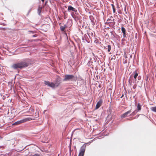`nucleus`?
Instances as JSON below:
<instances>
[{"label": "nucleus", "instance_id": "obj_8", "mask_svg": "<svg viewBox=\"0 0 156 156\" xmlns=\"http://www.w3.org/2000/svg\"><path fill=\"white\" fill-rule=\"evenodd\" d=\"M131 112V110L125 112L124 114H123L121 116V118H123L125 117H126L127 116V115L129 114Z\"/></svg>", "mask_w": 156, "mask_h": 156}, {"label": "nucleus", "instance_id": "obj_16", "mask_svg": "<svg viewBox=\"0 0 156 156\" xmlns=\"http://www.w3.org/2000/svg\"><path fill=\"white\" fill-rule=\"evenodd\" d=\"M66 28V25H64V26H61L60 29L61 31H64Z\"/></svg>", "mask_w": 156, "mask_h": 156}, {"label": "nucleus", "instance_id": "obj_10", "mask_svg": "<svg viewBox=\"0 0 156 156\" xmlns=\"http://www.w3.org/2000/svg\"><path fill=\"white\" fill-rule=\"evenodd\" d=\"M87 34L90 38H91L92 37H93L95 36V34L93 32L91 31L88 32Z\"/></svg>", "mask_w": 156, "mask_h": 156}, {"label": "nucleus", "instance_id": "obj_19", "mask_svg": "<svg viewBox=\"0 0 156 156\" xmlns=\"http://www.w3.org/2000/svg\"><path fill=\"white\" fill-rule=\"evenodd\" d=\"M136 112L135 111H134L133 112H132V114H131V115H135L136 113V112Z\"/></svg>", "mask_w": 156, "mask_h": 156}, {"label": "nucleus", "instance_id": "obj_11", "mask_svg": "<svg viewBox=\"0 0 156 156\" xmlns=\"http://www.w3.org/2000/svg\"><path fill=\"white\" fill-rule=\"evenodd\" d=\"M121 30L123 33L124 37H126V30L125 28L124 27H122L121 28Z\"/></svg>", "mask_w": 156, "mask_h": 156}, {"label": "nucleus", "instance_id": "obj_15", "mask_svg": "<svg viewBox=\"0 0 156 156\" xmlns=\"http://www.w3.org/2000/svg\"><path fill=\"white\" fill-rule=\"evenodd\" d=\"M41 8L39 7L37 9V13L40 15L41 13Z\"/></svg>", "mask_w": 156, "mask_h": 156}, {"label": "nucleus", "instance_id": "obj_31", "mask_svg": "<svg viewBox=\"0 0 156 156\" xmlns=\"http://www.w3.org/2000/svg\"><path fill=\"white\" fill-rule=\"evenodd\" d=\"M138 80H140V78H139V77H138Z\"/></svg>", "mask_w": 156, "mask_h": 156}, {"label": "nucleus", "instance_id": "obj_18", "mask_svg": "<svg viewBox=\"0 0 156 156\" xmlns=\"http://www.w3.org/2000/svg\"><path fill=\"white\" fill-rule=\"evenodd\" d=\"M108 52L110 51L111 50V47L110 45H108Z\"/></svg>", "mask_w": 156, "mask_h": 156}, {"label": "nucleus", "instance_id": "obj_26", "mask_svg": "<svg viewBox=\"0 0 156 156\" xmlns=\"http://www.w3.org/2000/svg\"><path fill=\"white\" fill-rule=\"evenodd\" d=\"M111 5H112V8L115 7V6H114V5L113 4H111Z\"/></svg>", "mask_w": 156, "mask_h": 156}, {"label": "nucleus", "instance_id": "obj_6", "mask_svg": "<svg viewBox=\"0 0 156 156\" xmlns=\"http://www.w3.org/2000/svg\"><path fill=\"white\" fill-rule=\"evenodd\" d=\"M20 67L19 62L13 64L12 66V68L15 69H20Z\"/></svg>", "mask_w": 156, "mask_h": 156}, {"label": "nucleus", "instance_id": "obj_25", "mask_svg": "<svg viewBox=\"0 0 156 156\" xmlns=\"http://www.w3.org/2000/svg\"><path fill=\"white\" fill-rule=\"evenodd\" d=\"M111 5H112V8L115 7V6H114V5L113 4H111Z\"/></svg>", "mask_w": 156, "mask_h": 156}, {"label": "nucleus", "instance_id": "obj_30", "mask_svg": "<svg viewBox=\"0 0 156 156\" xmlns=\"http://www.w3.org/2000/svg\"><path fill=\"white\" fill-rule=\"evenodd\" d=\"M43 2H44V0H41Z\"/></svg>", "mask_w": 156, "mask_h": 156}, {"label": "nucleus", "instance_id": "obj_5", "mask_svg": "<svg viewBox=\"0 0 156 156\" xmlns=\"http://www.w3.org/2000/svg\"><path fill=\"white\" fill-rule=\"evenodd\" d=\"M45 84L52 88H54L55 86V85L54 83H51L49 81H45Z\"/></svg>", "mask_w": 156, "mask_h": 156}, {"label": "nucleus", "instance_id": "obj_14", "mask_svg": "<svg viewBox=\"0 0 156 156\" xmlns=\"http://www.w3.org/2000/svg\"><path fill=\"white\" fill-rule=\"evenodd\" d=\"M141 106L140 105V103H138V104L137 106V112H138L141 110Z\"/></svg>", "mask_w": 156, "mask_h": 156}, {"label": "nucleus", "instance_id": "obj_3", "mask_svg": "<svg viewBox=\"0 0 156 156\" xmlns=\"http://www.w3.org/2000/svg\"><path fill=\"white\" fill-rule=\"evenodd\" d=\"M20 66V69L27 67L29 65V63L25 62H19Z\"/></svg>", "mask_w": 156, "mask_h": 156}, {"label": "nucleus", "instance_id": "obj_33", "mask_svg": "<svg viewBox=\"0 0 156 156\" xmlns=\"http://www.w3.org/2000/svg\"><path fill=\"white\" fill-rule=\"evenodd\" d=\"M122 96H123V95L122 96V97H121V98H122Z\"/></svg>", "mask_w": 156, "mask_h": 156}, {"label": "nucleus", "instance_id": "obj_12", "mask_svg": "<svg viewBox=\"0 0 156 156\" xmlns=\"http://www.w3.org/2000/svg\"><path fill=\"white\" fill-rule=\"evenodd\" d=\"M134 73V78L135 79V80H136V78L138 76V74L136 70L133 72Z\"/></svg>", "mask_w": 156, "mask_h": 156}, {"label": "nucleus", "instance_id": "obj_2", "mask_svg": "<svg viewBox=\"0 0 156 156\" xmlns=\"http://www.w3.org/2000/svg\"><path fill=\"white\" fill-rule=\"evenodd\" d=\"M74 78V76L72 75H66L64 76V78L63 80L64 81L72 80Z\"/></svg>", "mask_w": 156, "mask_h": 156}, {"label": "nucleus", "instance_id": "obj_7", "mask_svg": "<svg viewBox=\"0 0 156 156\" xmlns=\"http://www.w3.org/2000/svg\"><path fill=\"white\" fill-rule=\"evenodd\" d=\"M68 11L69 12L73 11L75 12H77V10L75 8L71 6H69L68 7Z\"/></svg>", "mask_w": 156, "mask_h": 156}, {"label": "nucleus", "instance_id": "obj_28", "mask_svg": "<svg viewBox=\"0 0 156 156\" xmlns=\"http://www.w3.org/2000/svg\"><path fill=\"white\" fill-rule=\"evenodd\" d=\"M2 24L3 25H4V26H5V25H6V24H5V23H2Z\"/></svg>", "mask_w": 156, "mask_h": 156}, {"label": "nucleus", "instance_id": "obj_1", "mask_svg": "<svg viewBox=\"0 0 156 156\" xmlns=\"http://www.w3.org/2000/svg\"><path fill=\"white\" fill-rule=\"evenodd\" d=\"M86 145L83 144L81 147L78 156H83L86 149Z\"/></svg>", "mask_w": 156, "mask_h": 156}, {"label": "nucleus", "instance_id": "obj_17", "mask_svg": "<svg viewBox=\"0 0 156 156\" xmlns=\"http://www.w3.org/2000/svg\"><path fill=\"white\" fill-rule=\"evenodd\" d=\"M151 109L152 111L156 112V107H151Z\"/></svg>", "mask_w": 156, "mask_h": 156}, {"label": "nucleus", "instance_id": "obj_9", "mask_svg": "<svg viewBox=\"0 0 156 156\" xmlns=\"http://www.w3.org/2000/svg\"><path fill=\"white\" fill-rule=\"evenodd\" d=\"M102 103V101L100 100L97 103L96 106V109H98L101 106Z\"/></svg>", "mask_w": 156, "mask_h": 156}, {"label": "nucleus", "instance_id": "obj_32", "mask_svg": "<svg viewBox=\"0 0 156 156\" xmlns=\"http://www.w3.org/2000/svg\"><path fill=\"white\" fill-rule=\"evenodd\" d=\"M2 29H4H4H6V28H2Z\"/></svg>", "mask_w": 156, "mask_h": 156}, {"label": "nucleus", "instance_id": "obj_4", "mask_svg": "<svg viewBox=\"0 0 156 156\" xmlns=\"http://www.w3.org/2000/svg\"><path fill=\"white\" fill-rule=\"evenodd\" d=\"M27 121V119H22L20 120L17 121L14 123H13L12 125H19L23 123L24 122Z\"/></svg>", "mask_w": 156, "mask_h": 156}, {"label": "nucleus", "instance_id": "obj_20", "mask_svg": "<svg viewBox=\"0 0 156 156\" xmlns=\"http://www.w3.org/2000/svg\"><path fill=\"white\" fill-rule=\"evenodd\" d=\"M36 115H35V116L36 117V118H37V117H38L39 116V113H38V112H36Z\"/></svg>", "mask_w": 156, "mask_h": 156}, {"label": "nucleus", "instance_id": "obj_22", "mask_svg": "<svg viewBox=\"0 0 156 156\" xmlns=\"http://www.w3.org/2000/svg\"><path fill=\"white\" fill-rule=\"evenodd\" d=\"M30 156H40L39 154H35L34 155H32Z\"/></svg>", "mask_w": 156, "mask_h": 156}, {"label": "nucleus", "instance_id": "obj_29", "mask_svg": "<svg viewBox=\"0 0 156 156\" xmlns=\"http://www.w3.org/2000/svg\"><path fill=\"white\" fill-rule=\"evenodd\" d=\"M71 15H72V16L74 18V17H73V14H72H72H71Z\"/></svg>", "mask_w": 156, "mask_h": 156}, {"label": "nucleus", "instance_id": "obj_23", "mask_svg": "<svg viewBox=\"0 0 156 156\" xmlns=\"http://www.w3.org/2000/svg\"><path fill=\"white\" fill-rule=\"evenodd\" d=\"M112 9H113V13H115V7L112 8Z\"/></svg>", "mask_w": 156, "mask_h": 156}, {"label": "nucleus", "instance_id": "obj_24", "mask_svg": "<svg viewBox=\"0 0 156 156\" xmlns=\"http://www.w3.org/2000/svg\"><path fill=\"white\" fill-rule=\"evenodd\" d=\"M90 18L91 20V21H92V22H93V20H94L93 19V17H90Z\"/></svg>", "mask_w": 156, "mask_h": 156}, {"label": "nucleus", "instance_id": "obj_21", "mask_svg": "<svg viewBox=\"0 0 156 156\" xmlns=\"http://www.w3.org/2000/svg\"><path fill=\"white\" fill-rule=\"evenodd\" d=\"M27 119V121H28V120H32V119H31V118H26V119Z\"/></svg>", "mask_w": 156, "mask_h": 156}, {"label": "nucleus", "instance_id": "obj_27", "mask_svg": "<svg viewBox=\"0 0 156 156\" xmlns=\"http://www.w3.org/2000/svg\"><path fill=\"white\" fill-rule=\"evenodd\" d=\"M37 36V35H34L33 36V37H35Z\"/></svg>", "mask_w": 156, "mask_h": 156}, {"label": "nucleus", "instance_id": "obj_13", "mask_svg": "<svg viewBox=\"0 0 156 156\" xmlns=\"http://www.w3.org/2000/svg\"><path fill=\"white\" fill-rule=\"evenodd\" d=\"M107 21H110L109 22V23H112L113 22H114V19L111 16L110 17V18L108 19Z\"/></svg>", "mask_w": 156, "mask_h": 156}]
</instances>
